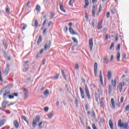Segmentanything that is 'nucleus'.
I'll use <instances>...</instances> for the list:
<instances>
[{"instance_id": "nucleus-1", "label": "nucleus", "mask_w": 129, "mask_h": 129, "mask_svg": "<svg viewBox=\"0 0 129 129\" xmlns=\"http://www.w3.org/2000/svg\"><path fill=\"white\" fill-rule=\"evenodd\" d=\"M40 119H41V117L40 115H37L35 117V118H34L32 121V126L33 127H36V125H37V122H39L40 121Z\"/></svg>"}, {"instance_id": "nucleus-2", "label": "nucleus", "mask_w": 129, "mask_h": 129, "mask_svg": "<svg viewBox=\"0 0 129 129\" xmlns=\"http://www.w3.org/2000/svg\"><path fill=\"white\" fill-rule=\"evenodd\" d=\"M23 91L24 95V99H27L29 98V90L24 88L23 89Z\"/></svg>"}, {"instance_id": "nucleus-3", "label": "nucleus", "mask_w": 129, "mask_h": 129, "mask_svg": "<svg viewBox=\"0 0 129 129\" xmlns=\"http://www.w3.org/2000/svg\"><path fill=\"white\" fill-rule=\"evenodd\" d=\"M85 91L86 95L88 97V99H90V98H91V97L90 96V92H89V89H88L87 85H85Z\"/></svg>"}, {"instance_id": "nucleus-4", "label": "nucleus", "mask_w": 129, "mask_h": 129, "mask_svg": "<svg viewBox=\"0 0 129 129\" xmlns=\"http://www.w3.org/2000/svg\"><path fill=\"white\" fill-rule=\"evenodd\" d=\"M89 46L90 47V51H92V48H93V38L89 39Z\"/></svg>"}, {"instance_id": "nucleus-5", "label": "nucleus", "mask_w": 129, "mask_h": 129, "mask_svg": "<svg viewBox=\"0 0 129 129\" xmlns=\"http://www.w3.org/2000/svg\"><path fill=\"white\" fill-rule=\"evenodd\" d=\"M9 72H10V64L7 63L6 64V69L4 71V74L5 75H8V74H9Z\"/></svg>"}, {"instance_id": "nucleus-6", "label": "nucleus", "mask_w": 129, "mask_h": 129, "mask_svg": "<svg viewBox=\"0 0 129 129\" xmlns=\"http://www.w3.org/2000/svg\"><path fill=\"white\" fill-rule=\"evenodd\" d=\"M98 64L97 63L95 62L94 65V73L95 76L96 77V74H97Z\"/></svg>"}, {"instance_id": "nucleus-7", "label": "nucleus", "mask_w": 129, "mask_h": 129, "mask_svg": "<svg viewBox=\"0 0 129 129\" xmlns=\"http://www.w3.org/2000/svg\"><path fill=\"white\" fill-rule=\"evenodd\" d=\"M99 78H100V82L101 83V85H102V86H103V79L102 78V71L101 70L100 71Z\"/></svg>"}, {"instance_id": "nucleus-8", "label": "nucleus", "mask_w": 129, "mask_h": 129, "mask_svg": "<svg viewBox=\"0 0 129 129\" xmlns=\"http://www.w3.org/2000/svg\"><path fill=\"white\" fill-rule=\"evenodd\" d=\"M80 92L81 93V98L83 99L85 98V95L84 94V90H83V89H82V88L81 87H80Z\"/></svg>"}, {"instance_id": "nucleus-9", "label": "nucleus", "mask_w": 129, "mask_h": 129, "mask_svg": "<svg viewBox=\"0 0 129 129\" xmlns=\"http://www.w3.org/2000/svg\"><path fill=\"white\" fill-rule=\"evenodd\" d=\"M117 82V78H115L114 81L113 80H112L111 81L112 86H113L114 88H115V87H116Z\"/></svg>"}, {"instance_id": "nucleus-10", "label": "nucleus", "mask_w": 129, "mask_h": 129, "mask_svg": "<svg viewBox=\"0 0 129 129\" xmlns=\"http://www.w3.org/2000/svg\"><path fill=\"white\" fill-rule=\"evenodd\" d=\"M51 41H49L48 43H45L44 45V50H47V49H49L51 47Z\"/></svg>"}, {"instance_id": "nucleus-11", "label": "nucleus", "mask_w": 129, "mask_h": 129, "mask_svg": "<svg viewBox=\"0 0 129 129\" xmlns=\"http://www.w3.org/2000/svg\"><path fill=\"white\" fill-rule=\"evenodd\" d=\"M97 11V7H95V6H93L92 10V17H95V12Z\"/></svg>"}, {"instance_id": "nucleus-12", "label": "nucleus", "mask_w": 129, "mask_h": 129, "mask_svg": "<svg viewBox=\"0 0 129 129\" xmlns=\"http://www.w3.org/2000/svg\"><path fill=\"white\" fill-rule=\"evenodd\" d=\"M69 32L70 34L72 35H78L77 33L75 32L74 30H73V29H72V27H70L69 28Z\"/></svg>"}, {"instance_id": "nucleus-13", "label": "nucleus", "mask_w": 129, "mask_h": 129, "mask_svg": "<svg viewBox=\"0 0 129 129\" xmlns=\"http://www.w3.org/2000/svg\"><path fill=\"white\" fill-rule=\"evenodd\" d=\"M111 104L112 105V108L114 109H115V102H114V99L113 98L111 99Z\"/></svg>"}, {"instance_id": "nucleus-14", "label": "nucleus", "mask_w": 129, "mask_h": 129, "mask_svg": "<svg viewBox=\"0 0 129 129\" xmlns=\"http://www.w3.org/2000/svg\"><path fill=\"white\" fill-rule=\"evenodd\" d=\"M10 91L6 92L3 94V98L4 99L7 98L8 97H9V95H10Z\"/></svg>"}, {"instance_id": "nucleus-15", "label": "nucleus", "mask_w": 129, "mask_h": 129, "mask_svg": "<svg viewBox=\"0 0 129 129\" xmlns=\"http://www.w3.org/2000/svg\"><path fill=\"white\" fill-rule=\"evenodd\" d=\"M122 86H124V83H119V90L120 92H121L122 90Z\"/></svg>"}, {"instance_id": "nucleus-16", "label": "nucleus", "mask_w": 129, "mask_h": 129, "mask_svg": "<svg viewBox=\"0 0 129 129\" xmlns=\"http://www.w3.org/2000/svg\"><path fill=\"white\" fill-rule=\"evenodd\" d=\"M117 125L119 127H123V123H121V119L118 120Z\"/></svg>"}, {"instance_id": "nucleus-17", "label": "nucleus", "mask_w": 129, "mask_h": 129, "mask_svg": "<svg viewBox=\"0 0 129 129\" xmlns=\"http://www.w3.org/2000/svg\"><path fill=\"white\" fill-rule=\"evenodd\" d=\"M102 21L101 20L98 23V25H97V30H100V29H101L102 26Z\"/></svg>"}, {"instance_id": "nucleus-18", "label": "nucleus", "mask_w": 129, "mask_h": 129, "mask_svg": "<svg viewBox=\"0 0 129 129\" xmlns=\"http://www.w3.org/2000/svg\"><path fill=\"white\" fill-rule=\"evenodd\" d=\"M59 9L63 13H66V10L63 8V6L61 4V2L59 3Z\"/></svg>"}, {"instance_id": "nucleus-19", "label": "nucleus", "mask_w": 129, "mask_h": 129, "mask_svg": "<svg viewBox=\"0 0 129 129\" xmlns=\"http://www.w3.org/2000/svg\"><path fill=\"white\" fill-rule=\"evenodd\" d=\"M109 125L111 129H113V122L111 119L109 120Z\"/></svg>"}, {"instance_id": "nucleus-20", "label": "nucleus", "mask_w": 129, "mask_h": 129, "mask_svg": "<svg viewBox=\"0 0 129 129\" xmlns=\"http://www.w3.org/2000/svg\"><path fill=\"white\" fill-rule=\"evenodd\" d=\"M7 104H8V102L7 101H4L2 104L3 108H4V109L6 108Z\"/></svg>"}, {"instance_id": "nucleus-21", "label": "nucleus", "mask_w": 129, "mask_h": 129, "mask_svg": "<svg viewBox=\"0 0 129 129\" xmlns=\"http://www.w3.org/2000/svg\"><path fill=\"white\" fill-rule=\"evenodd\" d=\"M107 78H108V80H110L111 79V72L110 71H108Z\"/></svg>"}, {"instance_id": "nucleus-22", "label": "nucleus", "mask_w": 129, "mask_h": 129, "mask_svg": "<svg viewBox=\"0 0 129 129\" xmlns=\"http://www.w3.org/2000/svg\"><path fill=\"white\" fill-rule=\"evenodd\" d=\"M85 6L84 7V9H86L88 6H89V1L88 0H85Z\"/></svg>"}, {"instance_id": "nucleus-23", "label": "nucleus", "mask_w": 129, "mask_h": 129, "mask_svg": "<svg viewBox=\"0 0 129 129\" xmlns=\"http://www.w3.org/2000/svg\"><path fill=\"white\" fill-rule=\"evenodd\" d=\"M54 115V112L52 111L51 112L47 114V117L49 118H52V117Z\"/></svg>"}, {"instance_id": "nucleus-24", "label": "nucleus", "mask_w": 129, "mask_h": 129, "mask_svg": "<svg viewBox=\"0 0 129 129\" xmlns=\"http://www.w3.org/2000/svg\"><path fill=\"white\" fill-rule=\"evenodd\" d=\"M36 10L37 11V13H40V12H41V6H40V5H37Z\"/></svg>"}, {"instance_id": "nucleus-25", "label": "nucleus", "mask_w": 129, "mask_h": 129, "mask_svg": "<svg viewBox=\"0 0 129 129\" xmlns=\"http://www.w3.org/2000/svg\"><path fill=\"white\" fill-rule=\"evenodd\" d=\"M6 122V119H2L0 120V127L1 126H3L5 124Z\"/></svg>"}, {"instance_id": "nucleus-26", "label": "nucleus", "mask_w": 129, "mask_h": 129, "mask_svg": "<svg viewBox=\"0 0 129 129\" xmlns=\"http://www.w3.org/2000/svg\"><path fill=\"white\" fill-rule=\"evenodd\" d=\"M14 124L15 127H16V128H18V127H19V122H18V121L14 120Z\"/></svg>"}, {"instance_id": "nucleus-27", "label": "nucleus", "mask_w": 129, "mask_h": 129, "mask_svg": "<svg viewBox=\"0 0 129 129\" xmlns=\"http://www.w3.org/2000/svg\"><path fill=\"white\" fill-rule=\"evenodd\" d=\"M116 58H117V61H120V53H119V52H118L117 53V55H116Z\"/></svg>"}, {"instance_id": "nucleus-28", "label": "nucleus", "mask_w": 129, "mask_h": 129, "mask_svg": "<svg viewBox=\"0 0 129 129\" xmlns=\"http://www.w3.org/2000/svg\"><path fill=\"white\" fill-rule=\"evenodd\" d=\"M42 42V36H39L38 41H37V44L40 45V43Z\"/></svg>"}, {"instance_id": "nucleus-29", "label": "nucleus", "mask_w": 129, "mask_h": 129, "mask_svg": "<svg viewBox=\"0 0 129 129\" xmlns=\"http://www.w3.org/2000/svg\"><path fill=\"white\" fill-rule=\"evenodd\" d=\"M21 26H23L22 27V30L23 31H25V30H26V29H27V24L23 23V24H21Z\"/></svg>"}, {"instance_id": "nucleus-30", "label": "nucleus", "mask_w": 129, "mask_h": 129, "mask_svg": "<svg viewBox=\"0 0 129 129\" xmlns=\"http://www.w3.org/2000/svg\"><path fill=\"white\" fill-rule=\"evenodd\" d=\"M74 2H75V0H70L69 2V6L73 7V3H74Z\"/></svg>"}, {"instance_id": "nucleus-31", "label": "nucleus", "mask_w": 129, "mask_h": 129, "mask_svg": "<svg viewBox=\"0 0 129 129\" xmlns=\"http://www.w3.org/2000/svg\"><path fill=\"white\" fill-rule=\"evenodd\" d=\"M38 25H39V22L37 19L34 20V27H38Z\"/></svg>"}, {"instance_id": "nucleus-32", "label": "nucleus", "mask_w": 129, "mask_h": 129, "mask_svg": "<svg viewBox=\"0 0 129 129\" xmlns=\"http://www.w3.org/2000/svg\"><path fill=\"white\" fill-rule=\"evenodd\" d=\"M61 74L64 79H66V76L65 75V72H64V70H61Z\"/></svg>"}, {"instance_id": "nucleus-33", "label": "nucleus", "mask_w": 129, "mask_h": 129, "mask_svg": "<svg viewBox=\"0 0 129 129\" xmlns=\"http://www.w3.org/2000/svg\"><path fill=\"white\" fill-rule=\"evenodd\" d=\"M115 12H116V9H115V8H113L111 10V14L112 15H114V14H115Z\"/></svg>"}, {"instance_id": "nucleus-34", "label": "nucleus", "mask_w": 129, "mask_h": 129, "mask_svg": "<svg viewBox=\"0 0 129 129\" xmlns=\"http://www.w3.org/2000/svg\"><path fill=\"white\" fill-rule=\"evenodd\" d=\"M104 60L105 63H106L107 64L108 63V56H106V57H105L104 58Z\"/></svg>"}, {"instance_id": "nucleus-35", "label": "nucleus", "mask_w": 129, "mask_h": 129, "mask_svg": "<svg viewBox=\"0 0 129 129\" xmlns=\"http://www.w3.org/2000/svg\"><path fill=\"white\" fill-rule=\"evenodd\" d=\"M128 123L126 122V123H125L123 124V127H124V128H125V129H127V127H128Z\"/></svg>"}, {"instance_id": "nucleus-36", "label": "nucleus", "mask_w": 129, "mask_h": 129, "mask_svg": "<svg viewBox=\"0 0 129 129\" xmlns=\"http://www.w3.org/2000/svg\"><path fill=\"white\" fill-rule=\"evenodd\" d=\"M44 95H47V94H49V90H46L44 92H43Z\"/></svg>"}, {"instance_id": "nucleus-37", "label": "nucleus", "mask_w": 129, "mask_h": 129, "mask_svg": "<svg viewBox=\"0 0 129 129\" xmlns=\"http://www.w3.org/2000/svg\"><path fill=\"white\" fill-rule=\"evenodd\" d=\"M72 40L74 42V43H78V40H77V39L75 37H73Z\"/></svg>"}, {"instance_id": "nucleus-38", "label": "nucleus", "mask_w": 129, "mask_h": 129, "mask_svg": "<svg viewBox=\"0 0 129 129\" xmlns=\"http://www.w3.org/2000/svg\"><path fill=\"white\" fill-rule=\"evenodd\" d=\"M75 69H76V70H79V64H78V63L76 64Z\"/></svg>"}, {"instance_id": "nucleus-39", "label": "nucleus", "mask_w": 129, "mask_h": 129, "mask_svg": "<svg viewBox=\"0 0 129 129\" xmlns=\"http://www.w3.org/2000/svg\"><path fill=\"white\" fill-rule=\"evenodd\" d=\"M50 16H51V19H53V18H54V17H55V14L52 12H50Z\"/></svg>"}, {"instance_id": "nucleus-40", "label": "nucleus", "mask_w": 129, "mask_h": 129, "mask_svg": "<svg viewBox=\"0 0 129 129\" xmlns=\"http://www.w3.org/2000/svg\"><path fill=\"white\" fill-rule=\"evenodd\" d=\"M75 104H76V105H78V103H79V102L78 101V99H77V98H75Z\"/></svg>"}, {"instance_id": "nucleus-41", "label": "nucleus", "mask_w": 129, "mask_h": 129, "mask_svg": "<svg viewBox=\"0 0 129 129\" xmlns=\"http://www.w3.org/2000/svg\"><path fill=\"white\" fill-rule=\"evenodd\" d=\"M113 47H114V43H112L109 47V50H111L112 49V48H113Z\"/></svg>"}, {"instance_id": "nucleus-42", "label": "nucleus", "mask_w": 129, "mask_h": 129, "mask_svg": "<svg viewBox=\"0 0 129 129\" xmlns=\"http://www.w3.org/2000/svg\"><path fill=\"white\" fill-rule=\"evenodd\" d=\"M59 75H60L59 74H58L56 76L53 77L54 80H57V79H58V78H59Z\"/></svg>"}, {"instance_id": "nucleus-43", "label": "nucleus", "mask_w": 129, "mask_h": 129, "mask_svg": "<svg viewBox=\"0 0 129 129\" xmlns=\"http://www.w3.org/2000/svg\"><path fill=\"white\" fill-rule=\"evenodd\" d=\"M111 91H112L111 86H109V94H110L111 93Z\"/></svg>"}, {"instance_id": "nucleus-44", "label": "nucleus", "mask_w": 129, "mask_h": 129, "mask_svg": "<svg viewBox=\"0 0 129 129\" xmlns=\"http://www.w3.org/2000/svg\"><path fill=\"white\" fill-rule=\"evenodd\" d=\"M8 97L9 99H13L14 98L15 96H14V95H9Z\"/></svg>"}, {"instance_id": "nucleus-45", "label": "nucleus", "mask_w": 129, "mask_h": 129, "mask_svg": "<svg viewBox=\"0 0 129 129\" xmlns=\"http://www.w3.org/2000/svg\"><path fill=\"white\" fill-rule=\"evenodd\" d=\"M22 117L23 119H24V120H25V121H26V122L28 121V120H27V117L22 115Z\"/></svg>"}, {"instance_id": "nucleus-46", "label": "nucleus", "mask_w": 129, "mask_h": 129, "mask_svg": "<svg viewBox=\"0 0 129 129\" xmlns=\"http://www.w3.org/2000/svg\"><path fill=\"white\" fill-rule=\"evenodd\" d=\"M102 9V6H101V4H100L99 8V13H100V12H101Z\"/></svg>"}, {"instance_id": "nucleus-47", "label": "nucleus", "mask_w": 129, "mask_h": 129, "mask_svg": "<svg viewBox=\"0 0 129 129\" xmlns=\"http://www.w3.org/2000/svg\"><path fill=\"white\" fill-rule=\"evenodd\" d=\"M0 81L1 82H3V78H2V71H1V69H0Z\"/></svg>"}, {"instance_id": "nucleus-48", "label": "nucleus", "mask_w": 129, "mask_h": 129, "mask_svg": "<svg viewBox=\"0 0 129 129\" xmlns=\"http://www.w3.org/2000/svg\"><path fill=\"white\" fill-rule=\"evenodd\" d=\"M42 124H43V122H40L38 125L40 129L42 128Z\"/></svg>"}, {"instance_id": "nucleus-49", "label": "nucleus", "mask_w": 129, "mask_h": 129, "mask_svg": "<svg viewBox=\"0 0 129 129\" xmlns=\"http://www.w3.org/2000/svg\"><path fill=\"white\" fill-rule=\"evenodd\" d=\"M95 20H93V21H92V25L94 28L95 27Z\"/></svg>"}, {"instance_id": "nucleus-50", "label": "nucleus", "mask_w": 129, "mask_h": 129, "mask_svg": "<svg viewBox=\"0 0 129 129\" xmlns=\"http://www.w3.org/2000/svg\"><path fill=\"white\" fill-rule=\"evenodd\" d=\"M125 110L126 111H127V110H129V105H127L125 107Z\"/></svg>"}, {"instance_id": "nucleus-51", "label": "nucleus", "mask_w": 129, "mask_h": 129, "mask_svg": "<svg viewBox=\"0 0 129 129\" xmlns=\"http://www.w3.org/2000/svg\"><path fill=\"white\" fill-rule=\"evenodd\" d=\"M109 16H110V13L109 12H108L106 15L107 19H108V18H109Z\"/></svg>"}, {"instance_id": "nucleus-52", "label": "nucleus", "mask_w": 129, "mask_h": 129, "mask_svg": "<svg viewBox=\"0 0 129 129\" xmlns=\"http://www.w3.org/2000/svg\"><path fill=\"white\" fill-rule=\"evenodd\" d=\"M49 110V108L48 107H44V111L47 112Z\"/></svg>"}, {"instance_id": "nucleus-53", "label": "nucleus", "mask_w": 129, "mask_h": 129, "mask_svg": "<svg viewBox=\"0 0 129 129\" xmlns=\"http://www.w3.org/2000/svg\"><path fill=\"white\" fill-rule=\"evenodd\" d=\"M123 99H124V98L123 97H121L120 98V103H122L123 102Z\"/></svg>"}, {"instance_id": "nucleus-54", "label": "nucleus", "mask_w": 129, "mask_h": 129, "mask_svg": "<svg viewBox=\"0 0 129 129\" xmlns=\"http://www.w3.org/2000/svg\"><path fill=\"white\" fill-rule=\"evenodd\" d=\"M105 41H107L108 40V34H106L105 38Z\"/></svg>"}, {"instance_id": "nucleus-55", "label": "nucleus", "mask_w": 129, "mask_h": 129, "mask_svg": "<svg viewBox=\"0 0 129 129\" xmlns=\"http://www.w3.org/2000/svg\"><path fill=\"white\" fill-rule=\"evenodd\" d=\"M46 23H47V19H45L43 23V26H45V25H46Z\"/></svg>"}, {"instance_id": "nucleus-56", "label": "nucleus", "mask_w": 129, "mask_h": 129, "mask_svg": "<svg viewBox=\"0 0 129 129\" xmlns=\"http://www.w3.org/2000/svg\"><path fill=\"white\" fill-rule=\"evenodd\" d=\"M47 28H45L43 31V34H46V32H47Z\"/></svg>"}, {"instance_id": "nucleus-57", "label": "nucleus", "mask_w": 129, "mask_h": 129, "mask_svg": "<svg viewBox=\"0 0 129 129\" xmlns=\"http://www.w3.org/2000/svg\"><path fill=\"white\" fill-rule=\"evenodd\" d=\"M120 44H118L117 47V50H120Z\"/></svg>"}, {"instance_id": "nucleus-58", "label": "nucleus", "mask_w": 129, "mask_h": 129, "mask_svg": "<svg viewBox=\"0 0 129 129\" xmlns=\"http://www.w3.org/2000/svg\"><path fill=\"white\" fill-rule=\"evenodd\" d=\"M92 116L95 117V112H94V111H93L92 112Z\"/></svg>"}, {"instance_id": "nucleus-59", "label": "nucleus", "mask_w": 129, "mask_h": 129, "mask_svg": "<svg viewBox=\"0 0 129 129\" xmlns=\"http://www.w3.org/2000/svg\"><path fill=\"white\" fill-rule=\"evenodd\" d=\"M43 51H44V49H41L40 50V52L39 53V54H42Z\"/></svg>"}, {"instance_id": "nucleus-60", "label": "nucleus", "mask_w": 129, "mask_h": 129, "mask_svg": "<svg viewBox=\"0 0 129 129\" xmlns=\"http://www.w3.org/2000/svg\"><path fill=\"white\" fill-rule=\"evenodd\" d=\"M113 58H114L113 55H111V57H110L111 61H113Z\"/></svg>"}, {"instance_id": "nucleus-61", "label": "nucleus", "mask_w": 129, "mask_h": 129, "mask_svg": "<svg viewBox=\"0 0 129 129\" xmlns=\"http://www.w3.org/2000/svg\"><path fill=\"white\" fill-rule=\"evenodd\" d=\"M18 95H19V94H18V93H15L13 94V96H18Z\"/></svg>"}, {"instance_id": "nucleus-62", "label": "nucleus", "mask_w": 129, "mask_h": 129, "mask_svg": "<svg viewBox=\"0 0 129 129\" xmlns=\"http://www.w3.org/2000/svg\"><path fill=\"white\" fill-rule=\"evenodd\" d=\"M28 63H29V61H26V62H25V63L24 64V66H27H27H28Z\"/></svg>"}, {"instance_id": "nucleus-63", "label": "nucleus", "mask_w": 129, "mask_h": 129, "mask_svg": "<svg viewBox=\"0 0 129 129\" xmlns=\"http://www.w3.org/2000/svg\"><path fill=\"white\" fill-rule=\"evenodd\" d=\"M6 13H10L9 8H6Z\"/></svg>"}, {"instance_id": "nucleus-64", "label": "nucleus", "mask_w": 129, "mask_h": 129, "mask_svg": "<svg viewBox=\"0 0 129 129\" xmlns=\"http://www.w3.org/2000/svg\"><path fill=\"white\" fill-rule=\"evenodd\" d=\"M7 60H8V61L11 60V57H10V56H8V57H7Z\"/></svg>"}]
</instances>
